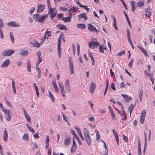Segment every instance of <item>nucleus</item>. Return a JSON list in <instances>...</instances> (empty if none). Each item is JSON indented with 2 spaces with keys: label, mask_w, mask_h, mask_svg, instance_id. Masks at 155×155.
Instances as JSON below:
<instances>
[{
  "label": "nucleus",
  "mask_w": 155,
  "mask_h": 155,
  "mask_svg": "<svg viewBox=\"0 0 155 155\" xmlns=\"http://www.w3.org/2000/svg\"><path fill=\"white\" fill-rule=\"evenodd\" d=\"M48 16V15L47 14L42 15L39 14H36L33 15V18L35 21L40 23H43Z\"/></svg>",
  "instance_id": "nucleus-1"
},
{
  "label": "nucleus",
  "mask_w": 155,
  "mask_h": 155,
  "mask_svg": "<svg viewBox=\"0 0 155 155\" xmlns=\"http://www.w3.org/2000/svg\"><path fill=\"white\" fill-rule=\"evenodd\" d=\"M84 133L85 138V142L87 143L88 145L90 146V144L92 143V141L89 131L86 128H84Z\"/></svg>",
  "instance_id": "nucleus-2"
},
{
  "label": "nucleus",
  "mask_w": 155,
  "mask_h": 155,
  "mask_svg": "<svg viewBox=\"0 0 155 155\" xmlns=\"http://www.w3.org/2000/svg\"><path fill=\"white\" fill-rule=\"evenodd\" d=\"M87 28L89 30L93 32H96L97 34L100 32L99 30H97L95 27L92 24H89L87 25Z\"/></svg>",
  "instance_id": "nucleus-3"
},
{
  "label": "nucleus",
  "mask_w": 155,
  "mask_h": 155,
  "mask_svg": "<svg viewBox=\"0 0 155 155\" xmlns=\"http://www.w3.org/2000/svg\"><path fill=\"white\" fill-rule=\"evenodd\" d=\"M15 52L13 50L8 49L4 51L2 54L5 56H9L12 55Z\"/></svg>",
  "instance_id": "nucleus-4"
},
{
  "label": "nucleus",
  "mask_w": 155,
  "mask_h": 155,
  "mask_svg": "<svg viewBox=\"0 0 155 155\" xmlns=\"http://www.w3.org/2000/svg\"><path fill=\"white\" fill-rule=\"evenodd\" d=\"M100 43L97 41H94L91 42H89L88 45L90 48H94L95 47L100 45Z\"/></svg>",
  "instance_id": "nucleus-5"
},
{
  "label": "nucleus",
  "mask_w": 155,
  "mask_h": 155,
  "mask_svg": "<svg viewBox=\"0 0 155 155\" xmlns=\"http://www.w3.org/2000/svg\"><path fill=\"white\" fill-rule=\"evenodd\" d=\"M7 25L10 27H19L20 26V24L16 22L15 21H12L9 22H8Z\"/></svg>",
  "instance_id": "nucleus-6"
},
{
  "label": "nucleus",
  "mask_w": 155,
  "mask_h": 155,
  "mask_svg": "<svg viewBox=\"0 0 155 155\" xmlns=\"http://www.w3.org/2000/svg\"><path fill=\"white\" fill-rule=\"evenodd\" d=\"M82 18H83L85 20H87V15L85 13H83L78 15V21H80Z\"/></svg>",
  "instance_id": "nucleus-7"
},
{
  "label": "nucleus",
  "mask_w": 155,
  "mask_h": 155,
  "mask_svg": "<svg viewBox=\"0 0 155 155\" xmlns=\"http://www.w3.org/2000/svg\"><path fill=\"white\" fill-rule=\"evenodd\" d=\"M65 89L67 91H70V85L69 81L68 79L66 80L65 83Z\"/></svg>",
  "instance_id": "nucleus-8"
},
{
  "label": "nucleus",
  "mask_w": 155,
  "mask_h": 155,
  "mask_svg": "<svg viewBox=\"0 0 155 155\" xmlns=\"http://www.w3.org/2000/svg\"><path fill=\"white\" fill-rule=\"evenodd\" d=\"M95 84L93 82H91L90 88V91L91 94H93V93L95 89Z\"/></svg>",
  "instance_id": "nucleus-9"
},
{
  "label": "nucleus",
  "mask_w": 155,
  "mask_h": 155,
  "mask_svg": "<svg viewBox=\"0 0 155 155\" xmlns=\"http://www.w3.org/2000/svg\"><path fill=\"white\" fill-rule=\"evenodd\" d=\"M71 142L69 137L68 136L66 135V138L64 140V144L66 146H68L69 145Z\"/></svg>",
  "instance_id": "nucleus-10"
},
{
  "label": "nucleus",
  "mask_w": 155,
  "mask_h": 155,
  "mask_svg": "<svg viewBox=\"0 0 155 155\" xmlns=\"http://www.w3.org/2000/svg\"><path fill=\"white\" fill-rule=\"evenodd\" d=\"M137 47L147 57L148 56V54L147 51L145 50L143 48L140 46L137 45Z\"/></svg>",
  "instance_id": "nucleus-11"
},
{
  "label": "nucleus",
  "mask_w": 155,
  "mask_h": 155,
  "mask_svg": "<svg viewBox=\"0 0 155 155\" xmlns=\"http://www.w3.org/2000/svg\"><path fill=\"white\" fill-rule=\"evenodd\" d=\"M45 8V6L43 5H38V10L37 12H41L44 10Z\"/></svg>",
  "instance_id": "nucleus-12"
},
{
  "label": "nucleus",
  "mask_w": 155,
  "mask_h": 155,
  "mask_svg": "<svg viewBox=\"0 0 155 155\" xmlns=\"http://www.w3.org/2000/svg\"><path fill=\"white\" fill-rule=\"evenodd\" d=\"M28 51L27 50H22L19 53V54L23 56H27L28 54Z\"/></svg>",
  "instance_id": "nucleus-13"
},
{
  "label": "nucleus",
  "mask_w": 155,
  "mask_h": 155,
  "mask_svg": "<svg viewBox=\"0 0 155 155\" xmlns=\"http://www.w3.org/2000/svg\"><path fill=\"white\" fill-rule=\"evenodd\" d=\"M10 63V61L9 59H7L6 60H5L3 63L1 67H6L8 66V65Z\"/></svg>",
  "instance_id": "nucleus-14"
},
{
  "label": "nucleus",
  "mask_w": 155,
  "mask_h": 155,
  "mask_svg": "<svg viewBox=\"0 0 155 155\" xmlns=\"http://www.w3.org/2000/svg\"><path fill=\"white\" fill-rule=\"evenodd\" d=\"M75 129L76 130L77 132L83 140H84V138L81 134L80 129L78 127H75Z\"/></svg>",
  "instance_id": "nucleus-15"
},
{
  "label": "nucleus",
  "mask_w": 155,
  "mask_h": 155,
  "mask_svg": "<svg viewBox=\"0 0 155 155\" xmlns=\"http://www.w3.org/2000/svg\"><path fill=\"white\" fill-rule=\"evenodd\" d=\"M57 26L58 27V29H60L61 30H64L65 31L67 30V28L64 25L60 24L58 25Z\"/></svg>",
  "instance_id": "nucleus-16"
},
{
  "label": "nucleus",
  "mask_w": 155,
  "mask_h": 155,
  "mask_svg": "<svg viewBox=\"0 0 155 155\" xmlns=\"http://www.w3.org/2000/svg\"><path fill=\"white\" fill-rule=\"evenodd\" d=\"M121 95L124 98L125 100L128 102H129L130 101L132 100V98L131 97H128V96L127 95L122 94Z\"/></svg>",
  "instance_id": "nucleus-17"
},
{
  "label": "nucleus",
  "mask_w": 155,
  "mask_h": 155,
  "mask_svg": "<svg viewBox=\"0 0 155 155\" xmlns=\"http://www.w3.org/2000/svg\"><path fill=\"white\" fill-rule=\"evenodd\" d=\"M130 5L131 7V11L132 12H134L136 9L135 2L134 1H131L130 2Z\"/></svg>",
  "instance_id": "nucleus-18"
},
{
  "label": "nucleus",
  "mask_w": 155,
  "mask_h": 155,
  "mask_svg": "<svg viewBox=\"0 0 155 155\" xmlns=\"http://www.w3.org/2000/svg\"><path fill=\"white\" fill-rule=\"evenodd\" d=\"M112 18H113V20H114V23H113V25L115 29L116 30H118V28L117 25V21L116 19V18L113 15L112 16Z\"/></svg>",
  "instance_id": "nucleus-19"
},
{
  "label": "nucleus",
  "mask_w": 155,
  "mask_h": 155,
  "mask_svg": "<svg viewBox=\"0 0 155 155\" xmlns=\"http://www.w3.org/2000/svg\"><path fill=\"white\" fill-rule=\"evenodd\" d=\"M77 26L78 28L80 29H84L86 28V25L84 24H78Z\"/></svg>",
  "instance_id": "nucleus-20"
},
{
  "label": "nucleus",
  "mask_w": 155,
  "mask_h": 155,
  "mask_svg": "<svg viewBox=\"0 0 155 155\" xmlns=\"http://www.w3.org/2000/svg\"><path fill=\"white\" fill-rule=\"evenodd\" d=\"M8 133L7 131L5 130H4V133L3 136V140L4 141H6L8 139Z\"/></svg>",
  "instance_id": "nucleus-21"
},
{
  "label": "nucleus",
  "mask_w": 155,
  "mask_h": 155,
  "mask_svg": "<svg viewBox=\"0 0 155 155\" xmlns=\"http://www.w3.org/2000/svg\"><path fill=\"white\" fill-rule=\"evenodd\" d=\"M139 97L140 101H141L142 100V96L143 94V91L142 90H140L139 91Z\"/></svg>",
  "instance_id": "nucleus-22"
},
{
  "label": "nucleus",
  "mask_w": 155,
  "mask_h": 155,
  "mask_svg": "<svg viewBox=\"0 0 155 155\" xmlns=\"http://www.w3.org/2000/svg\"><path fill=\"white\" fill-rule=\"evenodd\" d=\"M27 70L29 72H30L31 71V65L30 61L28 60H27Z\"/></svg>",
  "instance_id": "nucleus-23"
},
{
  "label": "nucleus",
  "mask_w": 155,
  "mask_h": 155,
  "mask_svg": "<svg viewBox=\"0 0 155 155\" xmlns=\"http://www.w3.org/2000/svg\"><path fill=\"white\" fill-rule=\"evenodd\" d=\"M62 20L65 22H70L71 21L70 16H68L67 17H63L62 18Z\"/></svg>",
  "instance_id": "nucleus-24"
},
{
  "label": "nucleus",
  "mask_w": 155,
  "mask_h": 155,
  "mask_svg": "<svg viewBox=\"0 0 155 155\" xmlns=\"http://www.w3.org/2000/svg\"><path fill=\"white\" fill-rule=\"evenodd\" d=\"M11 113V112L10 111V112H8L6 114V116L7 117L6 119L8 121H10L11 120V115L10 114Z\"/></svg>",
  "instance_id": "nucleus-25"
},
{
  "label": "nucleus",
  "mask_w": 155,
  "mask_h": 155,
  "mask_svg": "<svg viewBox=\"0 0 155 155\" xmlns=\"http://www.w3.org/2000/svg\"><path fill=\"white\" fill-rule=\"evenodd\" d=\"M78 9V8L76 7H72L71 8L68 10V12H71L74 13L76 12Z\"/></svg>",
  "instance_id": "nucleus-26"
},
{
  "label": "nucleus",
  "mask_w": 155,
  "mask_h": 155,
  "mask_svg": "<svg viewBox=\"0 0 155 155\" xmlns=\"http://www.w3.org/2000/svg\"><path fill=\"white\" fill-rule=\"evenodd\" d=\"M57 49H58V55L59 58H60L61 57V46H57Z\"/></svg>",
  "instance_id": "nucleus-27"
},
{
  "label": "nucleus",
  "mask_w": 155,
  "mask_h": 155,
  "mask_svg": "<svg viewBox=\"0 0 155 155\" xmlns=\"http://www.w3.org/2000/svg\"><path fill=\"white\" fill-rule=\"evenodd\" d=\"M144 2L143 1H140L137 3V6L138 7H140L142 6H143Z\"/></svg>",
  "instance_id": "nucleus-28"
},
{
  "label": "nucleus",
  "mask_w": 155,
  "mask_h": 155,
  "mask_svg": "<svg viewBox=\"0 0 155 155\" xmlns=\"http://www.w3.org/2000/svg\"><path fill=\"white\" fill-rule=\"evenodd\" d=\"M57 14V11H55L53 12L52 13H51V14L50 17V18L51 19H53L55 17V16Z\"/></svg>",
  "instance_id": "nucleus-29"
},
{
  "label": "nucleus",
  "mask_w": 155,
  "mask_h": 155,
  "mask_svg": "<svg viewBox=\"0 0 155 155\" xmlns=\"http://www.w3.org/2000/svg\"><path fill=\"white\" fill-rule=\"evenodd\" d=\"M144 138H145V144H144V149L143 150V152H145V149L146 147V145H147V135L146 134V133L144 132Z\"/></svg>",
  "instance_id": "nucleus-30"
},
{
  "label": "nucleus",
  "mask_w": 155,
  "mask_h": 155,
  "mask_svg": "<svg viewBox=\"0 0 155 155\" xmlns=\"http://www.w3.org/2000/svg\"><path fill=\"white\" fill-rule=\"evenodd\" d=\"M25 116L28 122L30 123L31 122V118L28 114L25 115Z\"/></svg>",
  "instance_id": "nucleus-31"
},
{
  "label": "nucleus",
  "mask_w": 155,
  "mask_h": 155,
  "mask_svg": "<svg viewBox=\"0 0 155 155\" xmlns=\"http://www.w3.org/2000/svg\"><path fill=\"white\" fill-rule=\"evenodd\" d=\"M49 10L48 12V13L49 14H51V13H52L54 11H57L56 9V8H49Z\"/></svg>",
  "instance_id": "nucleus-32"
},
{
  "label": "nucleus",
  "mask_w": 155,
  "mask_h": 155,
  "mask_svg": "<svg viewBox=\"0 0 155 155\" xmlns=\"http://www.w3.org/2000/svg\"><path fill=\"white\" fill-rule=\"evenodd\" d=\"M146 110L145 109H144L142 110V111L140 117H145L146 116Z\"/></svg>",
  "instance_id": "nucleus-33"
},
{
  "label": "nucleus",
  "mask_w": 155,
  "mask_h": 155,
  "mask_svg": "<svg viewBox=\"0 0 155 155\" xmlns=\"http://www.w3.org/2000/svg\"><path fill=\"white\" fill-rule=\"evenodd\" d=\"M28 136L27 134H24L22 137L23 139L25 140H28Z\"/></svg>",
  "instance_id": "nucleus-34"
},
{
  "label": "nucleus",
  "mask_w": 155,
  "mask_h": 155,
  "mask_svg": "<svg viewBox=\"0 0 155 155\" xmlns=\"http://www.w3.org/2000/svg\"><path fill=\"white\" fill-rule=\"evenodd\" d=\"M32 45H33L34 47L38 48L40 46V45L39 43H38V42L36 41H35V42H34L32 43Z\"/></svg>",
  "instance_id": "nucleus-35"
},
{
  "label": "nucleus",
  "mask_w": 155,
  "mask_h": 155,
  "mask_svg": "<svg viewBox=\"0 0 155 155\" xmlns=\"http://www.w3.org/2000/svg\"><path fill=\"white\" fill-rule=\"evenodd\" d=\"M9 36L11 38V41L12 43L14 42V38L12 33L11 32L9 34Z\"/></svg>",
  "instance_id": "nucleus-36"
},
{
  "label": "nucleus",
  "mask_w": 155,
  "mask_h": 155,
  "mask_svg": "<svg viewBox=\"0 0 155 155\" xmlns=\"http://www.w3.org/2000/svg\"><path fill=\"white\" fill-rule=\"evenodd\" d=\"M61 36L60 35L58 39V42L57 43V46H61Z\"/></svg>",
  "instance_id": "nucleus-37"
},
{
  "label": "nucleus",
  "mask_w": 155,
  "mask_h": 155,
  "mask_svg": "<svg viewBox=\"0 0 155 155\" xmlns=\"http://www.w3.org/2000/svg\"><path fill=\"white\" fill-rule=\"evenodd\" d=\"M63 115V118L64 120L66 122H68V120L69 119V118L68 117L64 115L63 113H62Z\"/></svg>",
  "instance_id": "nucleus-38"
},
{
  "label": "nucleus",
  "mask_w": 155,
  "mask_h": 155,
  "mask_svg": "<svg viewBox=\"0 0 155 155\" xmlns=\"http://www.w3.org/2000/svg\"><path fill=\"white\" fill-rule=\"evenodd\" d=\"M95 132L96 133L97 136V140L98 141L100 139V135L99 132L97 130L95 131Z\"/></svg>",
  "instance_id": "nucleus-39"
},
{
  "label": "nucleus",
  "mask_w": 155,
  "mask_h": 155,
  "mask_svg": "<svg viewBox=\"0 0 155 155\" xmlns=\"http://www.w3.org/2000/svg\"><path fill=\"white\" fill-rule=\"evenodd\" d=\"M118 112L121 116H123L125 114V111L121 110H117Z\"/></svg>",
  "instance_id": "nucleus-40"
},
{
  "label": "nucleus",
  "mask_w": 155,
  "mask_h": 155,
  "mask_svg": "<svg viewBox=\"0 0 155 155\" xmlns=\"http://www.w3.org/2000/svg\"><path fill=\"white\" fill-rule=\"evenodd\" d=\"M77 148V145H73L71 149V152L74 151Z\"/></svg>",
  "instance_id": "nucleus-41"
},
{
  "label": "nucleus",
  "mask_w": 155,
  "mask_h": 155,
  "mask_svg": "<svg viewBox=\"0 0 155 155\" xmlns=\"http://www.w3.org/2000/svg\"><path fill=\"white\" fill-rule=\"evenodd\" d=\"M125 54V50H123L119 53L117 54V56H121L123 55H124Z\"/></svg>",
  "instance_id": "nucleus-42"
},
{
  "label": "nucleus",
  "mask_w": 155,
  "mask_h": 155,
  "mask_svg": "<svg viewBox=\"0 0 155 155\" xmlns=\"http://www.w3.org/2000/svg\"><path fill=\"white\" fill-rule=\"evenodd\" d=\"M136 105V103L135 102L134 105L133 104H130L129 107V109H131L133 110L134 108L135 107Z\"/></svg>",
  "instance_id": "nucleus-43"
},
{
  "label": "nucleus",
  "mask_w": 155,
  "mask_h": 155,
  "mask_svg": "<svg viewBox=\"0 0 155 155\" xmlns=\"http://www.w3.org/2000/svg\"><path fill=\"white\" fill-rule=\"evenodd\" d=\"M137 63L139 65H143V61H142V60L141 59H139L137 61Z\"/></svg>",
  "instance_id": "nucleus-44"
},
{
  "label": "nucleus",
  "mask_w": 155,
  "mask_h": 155,
  "mask_svg": "<svg viewBox=\"0 0 155 155\" xmlns=\"http://www.w3.org/2000/svg\"><path fill=\"white\" fill-rule=\"evenodd\" d=\"M112 132L113 133V134L115 136V138L118 137L117 133L114 130V129L112 130Z\"/></svg>",
  "instance_id": "nucleus-45"
},
{
  "label": "nucleus",
  "mask_w": 155,
  "mask_h": 155,
  "mask_svg": "<svg viewBox=\"0 0 155 155\" xmlns=\"http://www.w3.org/2000/svg\"><path fill=\"white\" fill-rule=\"evenodd\" d=\"M122 137L123 138V140H124L126 142H128V137L127 136H126L124 135V134H123L122 135Z\"/></svg>",
  "instance_id": "nucleus-46"
},
{
  "label": "nucleus",
  "mask_w": 155,
  "mask_h": 155,
  "mask_svg": "<svg viewBox=\"0 0 155 155\" xmlns=\"http://www.w3.org/2000/svg\"><path fill=\"white\" fill-rule=\"evenodd\" d=\"M80 7L83 8H84L86 9L87 12H88L89 11V9L87 8V6L86 5H81Z\"/></svg>",
  "instance_id": "nucleus-47"
},
{
  "label": "nucleus",
  "mask_w": 155,
  "mask_h": 155,
  "mask_svg": "<svg viewBox=\"0 0 155 155\" xmlns=\"http://www.w3.org/2000/svg\"><path fill=\"white\" fill-rule=\"evenodd\" d=\"M69 70L71 74H74V67H69Z\"/></svg>",
  "instance_id": "nucleus-48"
},
{
  "label": "nucleus",
  "mask_w": 155,
  "mask_h": 155,
  "mask_svg": "<svg viewBox=\"0 0 155 155\" xmlns=\"http://www.w3.org/2000/svg\"><path fill=\"white\" fill-rule=\"evenodd\" d=\"M99 51L101 53H103L104 52V50L102 46L101 45L99 47Z\"/></svg>",
  "instance_id": "nucleus-49"
},
{
  "label": "nucleus",
  "mask_w": 155,
  "mask_h": 155,
  "mask_svg": "<svg viewBox=\"0 0 155 155\" xmlns=\"http://www.w3.org/2000/svg\"><path fill=\"white\" fill-rule=\"evenodd\" d=\"M127 38L128 39L129 38H130V31L129 29L127 28Z\"/></svg>",
  "instance_id": "nucleus-50"
},
{
  "label": "nucleus",
  "mask_w": 155,
  "mask_h": 155,
  "mask_svg": "<svg viewBox=\"0 0 155 155\" xmlns=\"http://www.w3.org/2000/svg\"><path fill=\"white\" fill-rule=\"evenodd\" d=\"M134 61V59L133 58H132L131 59V61L128 64V66L129 67L132 68V63Z\"/></svg>",
  "instance_id": "nucleus-51"
},
{
  "label": "nucleus",
  "mask_w": 155,
  "mask_h": 155,
  "mask_svg": "<svg viewBox=\"0 0 155 155\" xmlns=\"http://www.w3.org/2000/svg\"><path fill=\"white\" fill-rule=\"evenodd\" d=\"M4 98L5 99V101L6 103V104L7 105H8L10 107H12L11 104V103L8 101L7 100L5 97H4Z\"/></svg>",
  "instance_id": "nucleus-52"
},
{
  "label": "nucleus",
  "mask_w": 155,
  "mask_h": 155,
  "mask_svg": "<svg viewBox=\"0 0 155 155\" xmlns=\"http://www.w3.org/2000/svg\"><path fill=\"white\" fill-rule=\"evenodd\" d=\"M128 39V41L129 42V43H130V45L132 46V48L133 49H134V45H133V44L132 43V42L131 40V38H129Z\"/></svg>",
  "instance_id": "nucleus-53"
},
{
  "label": "nucleus",
  "mask_w": 155,
  "mask_h": 155,
  "mask_svg": "<svg viewBox=\"0 0 155 155\" xmlns=\"http://www.w3.org/2000/svg\"><path fill=\"white\" fill-rule=\"evenodd\" d=\"M77 52L78 55H79L80 51V46L78 44L77 45Z\"/></svg>",
  "instance_id": "nucleus-54"
},
{
  "label": "nucleus",
  "mask_w": 155,
  "mask_h": 155,
  "mask_svg": "<svg viewBox=\"0 0 155 155\" xmlns=\"http://www.w3.org/2000/svg\"><path fill=\"white\" fill-rule=\"evenodd\" d=\"M145 118V117H140V120L141 124H143L144 123Z\"/></svg>",
  "instance_id": "nucleus-55"
},
{
  "label": "nucleus",
  "mask_w": 155,
  "mask_h": 155,
  "mask_svg": "<svg viewBox=\"0 0 155 155\" xmlns=\"http://www.w3.org/2000/svg\"><path fill=\"white\" fill-rule=\"evenodd\" d=\"M69 67H74L73 61L69 59Z\"/></svg>",
  "instance_id": "nucleus-56"
},
{
  "label": "nucleus",
  "mask_w": 155,
  "mask_h": 155,
  "mask_svg": "<svg viewBox=\"0 0 155 155\" xmlns=\"http://www.w3.org/2000/svg\"><path fill=\"white\" fill-rule=\"evenodd\" d=\"M60 90L61 91V93H65V91H64V86H62L60 87Z\"/></svg>",
  "instance_id": "nucleus-57"
},
{
  "label": "nucleus",
  "mask_w": 155,
  "mask_h": 155,
  "mask_svg": "<svg viewBox=\"0 0 155 155\" xmlns=\"http://www.w3.org/2000/svg\"><path fill=\"white\" fill-rule=\"evenodd\" d=\"M60 10H62L63 11H66L67 10H68V9L67 8H65L64 7H60Z\"/></svg>",
  "instance_id": "nucleus-58"
},
{
  "label": "nucleus",
  "mask_w": 155,
  "mask_h": 155,
  "mask_svg": "<svg viewBox=\"0 0 155 155\" xmlns=\"http://www.w3.org/2000/svg\"><path fill=\"white\" fill-rule=\"evenodd\" d=\"M111 88L114 90H115L116 88L114 86V84L113 83H112L111 85Z\"/></svg>",
  "instance_id": "nucleus-59"
},
{
  "label": "nucleus",
  "mask_w": 155,
  "mask_h": 155,
  "mask_svg": "<svg viewBox=\"0 0 155 155\" xmlns=\"http://www.w3.org/2000/svg\"><path fill=\"white\" fill-rule=\"evenodd\" d=\"M33 136L35 139H38L39 138V136L38 135V132L36 134H33Z\"/></svg>",
  "instance_id": "nucleus-60"
},
{
  "label": "nucleus",
  "mask_w": 155,
  "mask_h": 155,
  "mask_svg": "<svg viewBox=\"0 0 155 155\" xmlns=\"http://www.w3.org/2000/svg\"><path fill=\"white\" fill-rule=\"evenodd\" d=\"M41 76V70L38 71V77L40 78Z\"/></svg>",
  "instance_id": "nucleus-61"
},
{
  "label": "nucleus",
  "mask_w": 155,
  "mask_h": 155,
  "mask_svg": "<svg viewBox=\"0 0 155 155\" xmlns=\"http://www.w3.org/2000/svg\"><path fill=\"white\" fill-rule=\"evenodd\" d=\"M49 97L51 98V101L52 102H53L54 101V97L53 95L52 94L51 95H50L49 96Z\"/></svg>",
  "instance_id": "nucleus-62"
},
{
  "label": "nucleus",
  "mask_w": 155,
  "mask_h": 155,
  "mask_svg": "<svg viewBox=\"0 0 155 155\" xmlns=\"http://www.w3.org/2000/svg\"><path fill=\"white\" fill-rule=\"evenodd\" d=\"M144 73H145V74L148 77H151V74H150L148 73L147 72V71L146 70L144 71Z\"/></svg>",
  "instance_id": "nucleus-63"
},
{
  "label": "nucleus",
  "mask_w": 155,
  "mask_h": 155,
  "mask_svg": "<svg viewBox=\"0 0 155 155\" xmlns=\"http://www.w3.org/2000/svg\"><path fill=\"white\" fill-rule=\"evenodd\" d=\"M36 54L37 57L38 58H40V56L41 55V53L40 51L37 52Z\"/></svg>",
  "instance_id": "nucleus-64"
}]
</instances>
